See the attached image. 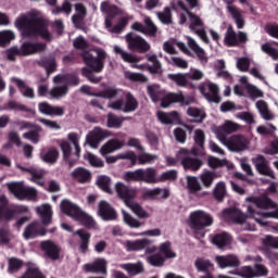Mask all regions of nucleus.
<instances>
[{
  "instance_id": "412c9836",
  "label": "nucleus",
  "mask_w": 278,
  "mask_h": 278,
  "mask_svg": "<svg viewBox=\"0 0 278 278\" xmlns=\"http://www.w3.org/2000/svg\"><path fill=\"white\" fill-rule=\"evenodd\" d=\"M108 131L96 127L86 136V143L91 147V149H98L99 144L103 141L104 138H108Z\"/></svg>"
},
{
  "instance_id": "473e14b6",
  "label": "nucleus",
  "mask_w": 278,
  "mask_h": 278,
  "mask_svg": "<svg viewBox=\"0 0 278 278\" xmlns=\"http://www.w3.org/2000/svg\"><path fill=\"white\" fill-rule=\"evenodd\" d=\"M41 250L48 257H50V260L60 258V248L53 241H50V240L42 241Z\"/></svg>"
},
{
  "instance_id": "37998d69",
  "label": "nucleus",
  "mask_w": 278,
  "mask_h": 278,
  "mask_svg": "<svg viewBox=\"0 0 278 278\" xmlns=\"http://www.w3.org/2000/svg\"><path fill=\"white\" fill-rule=\"evenodd\" d=\"M87 270L90 273H108V261L105 258H98L92 264L86 265Z\"/></svg>"
},
{
  "instance_id": "680f3d73",
  "label": "nucleus",
  "mask_w": 278,
  "mask_h": 278,
  "mask_svg": "<svg viewBox=\"0 0 278 278\" xmlns=\"http://www.w3.org/2000/svg\"><path fill=\"white\" fill-rule=\"evenodd\" d=\"M121 94H123V90L110 87L98 92L97 97L101 99H116V97H121Z\"/></svg>"
},
{
  "instance_id": "5fc2aeb1",
  "label": "nucleus",
  "mask_w": 278,
  "mask_h": 278,
  "mask_svg": "<svg viewBox=\"0 0 278 278\" xmlns=\"http://www.w3.org/2000/svg\"><path fill=\"white\" fill-rule=\"evenodd\" d=\"M187 114L192 118L193 123H203V119L205 118V111L194 106H190L187 110Z\"/></svg>"
},
{
  "instance_id": "cd10ccee",
  "label": "nucleus",
  "mask_w": 278,
  "mask_h": 278,
  "mask_svg": "<svg viewBox=\"0 0 278 278\" xmlns=\"http://www.w3.org/2000/svg\"><path fill=\"white\" fill-rule=\"evenodd\" d=\"M123 147H125V141L119 139H111L101 147L100 154L103 157H108L110 153H114L115 151H121Z\"/></svg>"
},
{
  "instance_id": "58836bf2",
  "label": "nucleus",
  "mask_w": 278,
  "mask_h": 278,
  "mask_svg": "<svg viewBox=\"0 0 278 278\" xmlns=\"http://www.w3.org/2000/svg\"><path fill=\"white\" fill-rule=\"evenodd\" d=\"M38 216L41 218L43 225H51V218L53 216V211H51V205L42 204L36 207Z\"/></svg>"
},
{
  "instance_id": "e433bc0d",
  "label": "nucleus",
  "mask_w": 278,
  "mask_h": 278,
  "mask_svg": "<svg viewBox=\"0 0 278 278\" xmlns=\"http://www.w3.org/2000/svg\"><path fill=\"white\" fill-rule=\"evenodd\" d=\"M126 207L135 214L138 218L141 220H147V218H151V213L146 211L144 206L141 205L140 203L136 202L132 200Z\"/></svg>"
},
{
  "instance_id": "bb28decb",
  "label": "nucleus",
  "mask_w": 278,
  "mask_h": 278,
  "mask_svg": "<svg viewBox=\"0 0 278 278\" xmlns=\"http://www.w3.org/2000/svg\"><path fill=\"white\" fill-rule=\"evenodd\" d=\"M16 168L22 170L23 173H28L31 175L30 181L37 184V186H45V169H38L35 167H25L22 165H16Z\"/></svg>"
},
{
  "instance_id": "f3484780",
  "label": "nucleus",
  "mask_w": 278,
  "mask_h": 278,
  "mask_svg": "<svg viewBox=\"0 0 278 278\" xmlns=\"http://www.w3.org/2000/svg\"><path fill=\"white\" fill-rule=\"evenodd\" d=\"M240 129H242V126H240V124L230 119H226L224 124L215 129V136L217 140H219V142H225L229 139L227 138V136L236 134V131H240Z\"/></svg>"
},
{
  "instance_id": "49530a36",
  "label": "nucleus",
  "mask_w": 278,
  "mask_h": 278,
  "mask_svg": "<svg viewBox=\"0 0 278 278\" xmlns=\"http://www.w3.org/2000/svg\"><path fill=\"white\" fill-rule=\"evenodd\" d=\"M97 186L103 191L106 192V194H112L114 192L112 190V178H110L106 175L99 176L97 178Z\"/></svg>"
},
{
  "instance_id": "c756f323",
  "label": "nucleus",
  "mask_w": 278,
  "mask_h": 278,
  "mask_svg": "<svg viewBox=\"0 0 278 278\" xmlns=\"http://www.w3.org/2000/svg\"><path fill=\"white\" fill-rule=\"evenodd\" d=\"M227 12L230 14L232 21L237 25L238 29H243L244 25H247V21L244 20V12L235 5H227Z\"/></svg>"
},
{
  "instance_id": "6e6d98bb",
  "label": "nucleus",
  "mask_w": 278,
  "mask_h": 278,
  "mask_svg": "<svg viewBox=\"0 0 278 278\" xmlns=\"http://www.w3.org/2000/svg\"><path fill=\"white\" fill-rule=\"evenodd\" d=\"M148 62H151L152 65L148 66V71L152 74H160L162 73V63L157 60V55L155 54H147L146 55Z\"/></svg>"
},
{
  "instance_id": "393cba45",
  "label": "nucleus",
  "mask_w": 278,
  "mask_h": 278,
  "mask_svg": "<svg viewBox=\"0 0 278 278\" xmlns=\"http://www.w3.org/2000/svg\"><path fill=\"white\" fill-rule=\"evenodd\" d=\"M219 268H238L240 258L236 254L218 255L215 257Z\"/></svg>"
},
{
  "instance_id": "69168bd1",
  "label": "nucleus",
  "mask_w": 278,
  "mask_h": 278,
  "mask_svg": "<svg viewBox=\"0 0 278 278\" xmlns=\"http://www.w3.org/2000/svg\"><path fill=\"white\" fill-rule=\"evenodd\" d=\"M58 157H60V152L55 148H50L42 156V161L48 164H55L58 162Z\"/></svg>"
},
{
  "instance_id": "de8ad7c7",
  "label": "nucleus",
  "mask_w": 278,
  "mask_h": 278,
  "mask_svg": "<svg viewBox=\"0 0 278 278\" xmlns=\"http://www.w3.org/2000/svg\"><path fill=\"white\" fill-rule=\"evenodd\" d=\"M255 105L262 118H264L265 121H273V118H275V115H273V113H270V111L268 110V103H266V101L258 100Z\"/></svg>"
},
{
  "instance_id": "72a5a7b5",
  "label": "nucleus",
  "mask_w": 278,
  "mask_h": 278,
  "mask_svg": "<svg viewBox=\"0 0 278 278\" xmlns=\"http://www.w3.org/2000/svg\"><path fill=\"white\" fill-rule=\"evenodd\" d=\"M140 181L143 184H159L157 169L154 167L140 168Z\"/></svg>"
},
{
  "instance_id": "5701e85b",
  "label": "nucleus",
  "mask_w": 278,
  "mask_h": 278,
  "mask_svg": "<svg viewBox=\"0 0 278 278\" xmlns=\"http://www.w3.org/2000/svg\"><path fill=\"white\" fill-rule=\"evenodd\" d=\"M98 216H100L102 220H116V218H118L116 210L105 200H102L98 205Z\"/></svg>"
},
{
  "instance_id": "a19ab883",
  "label": "nucleus",
  "mask_w": 278,
  "mask_h": 278,
  "mask_svg": "<svg viewBox=\"0 0 278 278\" xmlns=\"http://www.w3.org/2000/svg\"><path fill=\"white\" fill-rule=\"evenodd\" d=\"M156 116L159 121L164 125H173L174 123H178L179 121V113H177V111H173L170 113L159 111L156 113Z\"/></svg>"
},
{
  "instance_id": "4d7b16f0",
  "label": "nucleus",
  "mask_w": 278,
  "mask_h": 278,
  "mask_svg": "<svg viewBox=\"0 0 278 278\" xmlns=\"http://www.w3.org/2000/svg\"><path fill=\"white\" fill-rule=\"evenodd\" d=\"M50 90V97L52 99H62V97H66L68 94V87L64 84H58Z\"/></svg>"
},
{
  "instance_id": "2f4dec72",
  "label": "nucleus",
  "mask_w": 278,
  "mask_h": 278,
  "mask_svg": "<svg viewBox=\"0 0 278 278\" xmlns=\"http://www.w3.org/2000/svg\"><path fill=\"white\" fill-rule=\"evenodd\" d=\"M151 244V240L149 239H137L135 241L126 240L123 242V247L126 251H142L147 249Z\"/></svg>"
},
{
  "instance_id": "4c0bfd02",
  "label": "nucleus",
  "mask_w": 278,
  "mask_h": 278,
  "mask_svg": "<svg viewBox=\"0 0 278 278\" xmlns=\"http://www.w3.org/2000/svg\"><path fill=\"white\" fill-rule=\"evenodd\" d=\"M175 47H178V49H180V51H182V53H188V47H186V43H184L181 41H177L175 39L165 41L163 45V50L166 53H169L170 55H173V54L177 53V51L175 50Z\"/></svg>"
},
{
  "instance_id": "b1692460",
  "label": "nucleus",
  "mask_w": 278,
  "mask_h": 278,
  "mask_svg": "<svg viewBox=\"0 0 278 278\" xmlns=\"http://www.w3.org/2000/svg\"><path fill=\"white\" fill-rule=\"evenodd\" d=\"M252 162L256 168V170L261 175H265L266 177H270L271 179H275V172L270 169V166H268V161L262 155L257 154L252 159Z\"/></svg>"
},
{
  "instance_id": "4be33fe9",
  "label": "nucleus",
  "mask_w": 278,
  "mask_h": 278,
  "mask_svg": "<svg viewBox=\"0 0 278 278\" xmlns=\"http://www.w3.org/2000/svg\"><path fill=\"white\" fill-rule=\"evenodd\" d=\"M20 49V55L27 56V55H34L36 53H42L45 49H47V46L41 42H31V41H25L22 43Z\"/></svg>"
},
{
  "instance_id": "aec40b11",
  "label": "nucleus",
  "mask_w": 278,
  "mask_h": 278,
  "mask_svg": "<svg viewBox=\"0 0 278 278\" xmlns=\"http://www.w3.org/2000/svg\"><path fill=\"white\" fill-rule=\"evenodd\" d=\"M143 23L144 25H142L140 22H135L131 28L135 31H140V34H144L146 36H155V34H157V26L153 24L151 17L144 16Z\"/></svg>"
},
{
  "instance_id": "6e6552de",
  "label": "nucleus",
  "mask_w": 278,
  "mask_h": 278,
  "mask_svg": "<svg viewBox=\"0 0 278 278\" xmlns=\"http://www.w3.org/2000/svg\"><path fill=\"white\" fill-rule=\"evenodd\" d=\"M93 51L97 53V58L92 56L90 52H83V60L93 73H101L104 66L103 62L108 58V52L101 48H94Z\"/></svg>"
},
{
  "instance_id": "c9c22d12",
  "label": "nucleus",
  "mask_w": 278,
  "mask_h": 278,
  "mask_svg": "<svg viewBox=\"0 0 278 278\" xmlns=\"http://www.w3.org/2000/svg\"><path fill=\"white\" fill-rule=\"evenodd\" d=\"M187 45L195 53L197 58L200 60V62L205 63L207 62V56L205 55V50L199 46V42L194 40V38L187 36L186 37Z\"/></svg>"
},
{
  "instance_id": "ddd939ff",
  "label": "nucleus",
  "mask_w": 278,
  "mask_h": 278,
  "mask_svg": "<svg viewBox=\"0 0 278 278\" xmlns=\"http://www.w3.org/2000/svg\"><path fill=\"white\" fill-rule=\"evenodd\" d=\"M177 160L181 163L185 170H200L203 166V161L197 157L190 156V152L187 149H180L177 153Z\"/></svg>"
},
{
  "instance_id": "a878e982",
  "label": "nucleus",
  "mask_w": 278,
  "mask_h": 278,
  "mask_svg": "<svg viewBox=\"0 0 278 278\" xmlns=\"http://www.w3.org/2000/svg\"><path fill=\"white\" fill-rule=\"evenodd\" d=\"M47 231L42 228V225L38 222L30 223L23 232V238L25 240H31L34 238H38V236H46Z\"/></svg>"
},
{
  "instance_id": "79ce46f5",
  "label": "nucleus",
  "mask_w": 278,
  "mask_h": 278,
  "mask_svg": "<svg viewBox=\"0 0 278 278\" xmlns=\"http://www.w3.org/2000/svg\"><path fill=\"white\" fill-rule=\"evenodd\" d=\"M181 92H169V93H164L163 97L161 98V108H170L173 103H179L181 101Z\"/></svg>"
},
{
  "instance_id": "0eeeda50",
  "label": "nucleus",
  "mask_w": 278,
  "mask_h": 278,
  "mask_svg": "<svg viewBox=\"0 0 278 278\" xmlns=\"http://www.w3.org/2000/svg\"><path fill=\"white\" fill-rule=\"evenodd\" d=\"M81 137H79L76 132H70L67 135V139L71 141V143L75 147V159L73 157V152L71 151V143L66 140H62L60 142L61 151L63 153V159L70 166H73L75 164L76 160H79V155L81 154V148L79 147V140Z\"/></svg>"
},
{
  "instance_id": "ea45409f",
  "label": "nucleus",
  "mask_w": 278,
  "mask_h": 278,
  "mask_svg": "<svg viewBox=\"0 0 278 278\" xmlns=\"http://www.w3.org/2000/svg\"><path fill=\"white\" fill-rule=\"evenodd\" d=\"M119 268L126 270L131 277L144 273V265L142 262L121 264Z\"/></svg>"
},
{
  "instance_id": "20e7f679",
  "label": "nucleus",
  "mask_w": 278,
  "mask_h": 278,
  "mask_svg": "<svg viewBox=\"0 0 278 278\" xmlns=\"http://www.w3.org/2000/svg\"><path fill=\"white\" fill-rule=\"evenodd\" d=\"M61 211L63 212V214H66V216L73 218V220H77L78 223H81L85 227H88V229H97V222H94V218L81 211V208L75 203L68 200H64L63 202H61Z\"/></svg>"
},
{
  "instance_id": "a211bd4d",
  "label": "nucleus",
  "mask_w": 278,
  "mask_h": 278,
  "mask_svg": "<svg viewBox=\"0 0 278 278\" xmlns=\"http://www.w3.org/2000/svg\"><path fill=\"white\" fill-rule=\"evenodd\" d=\"M126 42L130 51H138L139 53H147L151 50V45L147 42L142 37L134 35L131 33L126 35Z\"/></svg>"
},
{
  "instance_id": "f257e3e1",
  "label": "nucleus",
  "mask_w": 278,
  "mask_h": 278,
  "mask_svg": "<svg viewBox=\"0 0 278 278\" xmlns=\"http://www.w3.org/2000/svg\"><path fill=\"white\" fill-rule=\"evenodd\" d=\"M14 26L23 38H36L40 36L45 40H51V34L47 30V24L42 20L40 11L33 10L16 17Z\"/></svg>"
},
{
  "instance_id": "dca6fc26",
  "label": "nucleus",
  "mask_w": 278,
  "mask_h": 278,
  "mask_svg": "<svg viewBox=\"0 0 278 278\" xmlns=\"http://www.w3.org/2000/svg\"><path fill=\"white\" fill-rule=\"evenodd\" d=\"M113 51L116 55H121L122 60L130 64L131 68H137L138 71H147L149 68L147 64H138V62H142V56L129 53L119 46H114Z\"/></svg>"
},
{
  "instance_id": "e2e57ef3",
  "label": "nucleus",
  "mask_w": 278,
  "mask_h": 278,
  "mask_svg": "<svg viewBox=\"0 0 278 278\" xmlns=\"http://www.w3.org/2000/svg\"><path fill=\"white\" fill-rule=\"evenodd\" d=\"M160 254L164 260H173L177 257V254L170 249V242H164L160 245Z\"/></svg>"
},
{
  "instance_id": "7ed1b4c3",
  "label": "nucleus",
  "mask_w": 278,
  "mask_h": 278,
  "mask_svg": "<svg viewBox=\"0 0 278 278\" xmlns=\"http://www.w3.org/2000/svg\"><path fill=\"white\" fill-rule=\"evenodd\" d=\"M100 10L102 14H105L104 27L110 34H121V31L127 27L129 21H131V16L125 15L123 9L116 5L110 7L109 1L102 2Z\"/></svg>"
},
{
  "instance_id": "13d9d810",
  "label": "nucleus",
  "mask_w": 278,
  "mask_h": 278,
  "mask_svg": "<svg viewBox=\"0 0 278 278\" xmlns=\"http://www.w3.org/2000/svg\"><path fill=\"white\" fill-rule=\"evenodd\" d=\"M157 160V155L147 153L143 149L139 155H137V164L144 166L147 164H153Z\"/></svg>"
},
{
  "instance_id": "338daca9",
  "label": "nucleus",
  "mask_w": 278,
  "mask_h": 278,
  "mask_svg": "<svg viewBox=\"0 0 278 278\" xmlns=\"http://www.w3.org/2000/svg\"><path fill=\"white\" fill-rule=\"evenodd\" d=\"M122 179L127 184H131L134 181H140V168L136 170L125 172L122 176Z\"/></svg>"
},
{
  "instance_id": "4468645a",
  "label": "nucleus",
  "mask_w": 278,
  "mask_h": 278,
  "mask_svg": "<svg viewBox=\"0 0 278 278\" xmlns=\"http://www.w3.org/2000/svg\"><path fill=\"white\" fill-rule=\"evenodd\" d=\"M108 108L111 110H119L125 114H129V112H136L138 110V100L130 92L126 93L125 102L123 100H116L109 103Z\"/></svg>"
},
{
  "instance_id": "f8f14e48",
  "label": "nucleus",
  "mask_w": 278,
  "mask_h": 278,
  "mask_svg": "<svg viewBox=\"0 0 278 278\" xmlns=\"http://www.w3.org/2000/svg\"><path fill=\"white\" fill-rule=\"evenodd\" d=\"M114 190L118 199H121L126 206H128L130 202L136 201V197H138V189L127 186L123 181L115 182Z\"/></svg>"
},
{
  "instance_id": "9d476101",
  "label": "nucleus",
  "mask_w": 278,
  "mask_h": 278,
  "mask_svg": "<svg viewBox=\"0 0 278 278\" xmlns=\"http://www.w3.org/2000/svg\"><path fill=\"white\" fill-rule=\"evenodd\" d=\"M223 218L228 223H236L242 225V229L245 231H255V225L247 224V215L237 207L225 208L223 211Z\"/></svg>"
},
{
  "instance_id": "bf43d9fd",
  "label": "nucleus",
  "mask_w": 278,
  "mask_h": 278,
  "mask_svg": "<svg viewBox=\"0 0 278 278\" xmlns=\"http://www.w3.org/2000/svg\"><path fill=\"white\" fill-rule=\"evenodd\" d=\"M124 223L128 225L131 229H140L142 227V223L138 220V218L131 216V214L127 213L125 210H122Z\"/></svg>"
},
{
  "instance_id": "8fccbe9b",
  "label": "nucleus",
  "mask_w": 278,
  "mask_h": 278,
  "mask_svg": "<svg viewBox=\"0 0 278 278\" xmlns=\"http://www.w3.org/2000/svg\"><path fill=\"white\" fill-rule=\"evenodd\" d=\"M12 81L15 84V86H17L23 97H27L28 99H34L35 97L34 89L25 85V83L18 78H12Z\"/></svg>"
},
{
  "instance_id": "a18cd8bd",
  "label": "nucleus",
  "mask_w": 278,
  "mask_h": 278,
  "mask_svg": "<svg viewBox=\"0 0 278 278\" xmlns=\"http://www.w3.org/2000/svg\"><path fill=\"white\" fill-rule=\"evenodd\" d=\"M147 90L153 103H157V101H161V99L164 97V93L166 92L159 85H149L147 87Z\"/></svg>"
},
{
  "instance_id": "423d86ee",
  "label": "nucleus",
  "mask_w": 278,
  "mask_h": 278,
  "mask_svg": "<svg viewBox=\"0 0 278 278\" xmlns=\"http://www.w3.org/2000/svg\"><path fill=\"white\" fill-rule=\"evenodd\" d=\"M214 225V217L205 211H193L189 215V227L201 238L205 237V227Z\"/></svg>"
},
{
  "instance_id": "052dcab7",
  "label": "nucleus",
  "mask_w": 278,
  "mask_h": 278,
  "mask_svg": "<svg viewBox=\"0 0 278 278\" xmlns=\"http://www.w3.org/2000/svg\"><path fill=\"white\" fill-rule=\"evenodd\" d=\"M216 177H218L216 173L205 169L200 175V181L203 184L204 188H212V184H214V179H216Z\"/></svg>"
},
{
  "instance_id": "864d4df0",
  "label": "nucleus",
  "mask_w": 278,
  "mask_h": 278,
  "mask_svg": "<svg viewBox=\"0 0 278 278\" xmlns=\"http://www.w3.org/2000/svg\"><path fill=\"white\" fill-rule=\"evenodd\" d=\"M213 197L216 201H224L227 197V185L224 181H219L213 189Z\"/></svg>"
},
{
  "instance_id": "603ef678",
  "label": "nucleus",
  "mask_w": 278,
  "mask_h": 278,
  "mask_svg": "<svg viewBox=\"0 0 278 278\" xmlns=\"http://www.w3.org/2000/svg\"><path fill=\"white\" fill-rule=\"evenodd\" d=\"M54 84H64L67 86H79V78L76 76L58 75L53 79Z\"/></svg>"
},
{
  "instance_id": "1a4fd4ad",
  "label": "nucleus",
  "mask_w": 278,
  "mask_h": 278,
  "mask_svg": "<svg viewBox=\"0 0 278 278\" xmlns=\"http://www.w3.org/2000/svg\"><path fill=\"white\" fill-rule=\"evenodd\" d=\"M222 144L232 153H242L251 149V139H248L244 135H232L225 141H222Z\"/></svg>"
},
{
  "instance_id": "7c9ffc66",
  "label": "nucleus",
  "mask_w": 278,
  "mask_h": 278,
  "mask_svg": "<svg viewBox=\"0 0 278 278\" xmlns=\"http://www.w3.org/2000/svg\"><path fill=\"white\" fill-rule=\"evenodd\" d=\"M38 110L40 114H45V116H62L64 114L63 106H53L47 102L39 103Z\"/></svg>"
},
{
  "instance_id": "09e8293b",
  "label": "nucleus",
  "mask_w": 278,
  "mask_h": 278,
  "mask_svg": "<svg viewBox=\"0 0 278 278\" xmlns=\"http://www.w3.org/2000/svg\"><path fill=\"white\" fill-rule=\"evenodd\" d=\"M212 242L218 247V249H224V247H229V244H231V237L226 232H222L216 235Z\"/></svg>"
},
{
  "instance_id": "c85d7f7f",
  "label": "nucleus",
  "mask_w": 278,
  "mask_h": 278,
  "mask_svg": "<svg viewBox=\"0 0 278 278\" xmlns=\"http://www.w3.org/2000/svg\"><path fill=\"white\" fill-rule=\"evenodd\" d=\"M123 147H125V141L119 139H111L101 147L100 154L103 157H108L110 153H114L115 151H121Z\"/></svg>"
},
{
  "instance_id": "0e129e2a",
  "label": "nucleus",
  "mask_w": 278,
  "mask_h": 278,
  "mask_svg": "<svg viewBox=\"0 0 278 278\" xmlns=\"http://www.w3.org/2000/svg\"><path fill=\"white\" fill-rule=\"evenodd\" d=\"M230 275H238L242 278H255V269L251 266H243L235 271H230Z\"/></svg>"
},
{
  "instance_id": "3c124183",
  "label": "nucleus",
  "mask_w": 278,
  "mask_h": 278,
  "mask_svg": "<svg viewBox=\"0 0 278 278\" xmlns=\"http://www.w3.org/2000/svg\"><path fill=\"white\" fill-rule=\"evenodd\" d=\"M168 79H170L172 81H174L177 86H179L180 88H186V86H188V84H190V79L188 78V74H168Z\"/></svg>"
},
{
  "instance_id": "774afa93",
  "label": "nucleus",
  "mask_w": 278,
  "mask_h": 278,
  "mask_svg": "<svg viewBox=\"0 0 278 278\" xmlns=\"http://www.w3.org/2000/svg\"><path fill=\"white\" fill-rule=\"evenodd\" d=\"M76 14L72 17V21L74 23V25H79V23H81V20L84 18V16H86V7H84L83 4L78 3L76 4Z\"/></svg>"
},
{
  "instance_id": "c03bdc74",
  "label": "nucleus",
  "mask_w": 278,
  "mask_h": 278,
  "mask_svg": "<svg viewBox=\"0 0 278 278\" xmlns=\"http://www.w3.org/2000/svg\"><path fill=\"white\" fill-rule=\"evenodd\" d=\"M187 190L189 194H199L201 190H203V187L201 186V182H199V178L195 176H187Z\"/></svg>"
},
{
  "instance_id": "f03ea898",
  "label": "nucleus",
  "mask_w": 278,
  "mask_h": 278,
  "mask_svg": "<svg viewBox=\"0 0 278 278\" xmlns=\"http://www.w3.org/2000/svg\"><path fill=\"white\" fill-rule=\"evenodd\" d=\"M245 203L248 216L254 218L261 227H268V222L264 220V218L278 220V204L273 202L268 195H251L245 199Z\"/></svg>"
},
{
  "instance_id": "f704fd0d",
  "label": "nucleus",
  "mask_w": 278,
  "mask_h": 278,
  "mask_svg": "<svg viewBox=\"0 0 278 278\" xmlns=\"http://www.w3.org/2000/svg\"><path fill=\"white\" fill-rule=\"evenodd\" d=\"M71 177L78 184H88L92 179V173L85 167H77L71 173Z\"/></svg>"
},
{
  "instance_id": "9b49d317",
  "label": "nucleus",
  "mask_w": 278,
  "mask_h": 278,
  "mask_svg": "<svg viewBox=\"0 0 278 278\" xmlns=\"http://www.w3.org/2000/svg\"><path fill=\"white\" fill-rule=\"evenodd\" d=\"M8 190L16 197V199H20L23 201V199H28V201L36 200V197H38V191L34 187H27L23 185V182H9L7 184Z\"/></svg>"
},
{
  "instance_id": "39448f33",
  "label": "nucleus",
  "mask_w": 278,
  "mask_h": 278,
  "mask_svg": "<svg viewBox=\"0 0 278 278\" xmlns=\"http://www.w3.org/2000/svg\"><path fill=\"white\" fill-rule=\"evenodd\" d=\"M189 18V29L204 42V45H210V37H207V31L205 30V22L201 16L186 11L179 15V24H186V21Z\"/></svg>"
},
{
  "instance_id": "6ab92c4d",
  "label": "nucleus",
  "mask_w": 278,
  "mask_h": 278,
  "mask_svg": "<svg viewBox=\"0 0 278 278\" xmlns=\"http://www.w3.org/2000/svg\"><path fill=\"white\" fill-rule=\"evenodd\" d=\"M240 42H247L245 33H236L233 26H228L224 36V45H226V47H238Z\"/></svg>"
},
{
  "instance_id": "2eb2a0df",
  "label": "nucleus",
  "mask_w": 278,
  "mask_h": 278,
  "mask_svg": "<svg viewBox=\"0 0 278 278\" xmlns=\"http://www.w3.org/2000/svg\"><path fill=\"white\" fill-rule=\"evenodd\" d=\"M199 90L210 103H220V89L218 88V85L205 80L199 86Z\"/></svg>"
}]
</instances>
